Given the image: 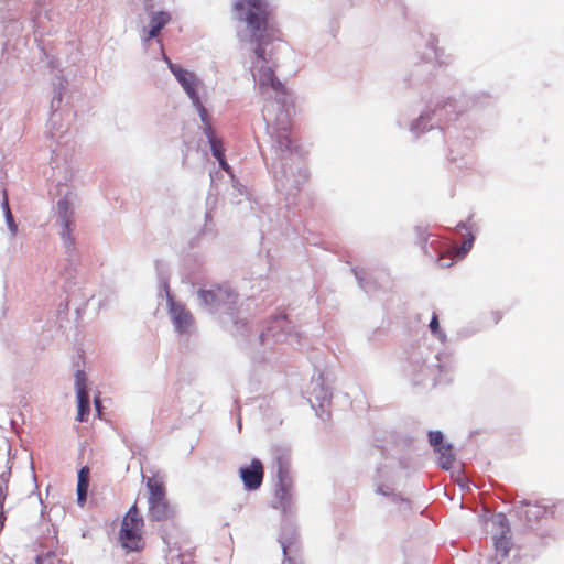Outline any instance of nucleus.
Returning a JSON list of instances; mask_svg holds the SVG:
<instances>
[{
    "label": "nucleus",
    "instance_id": "1",
    "mask_svg": "<svg viewBox=\"0 0 564 564\" xmlns=\"http://www.w3.org/2000/svg\"><path fill=\"white\" fill-rule=\"evenodd\" d=\"M237 18L247 24L250 39L256 44L254 54L261 62L268 63L272 50L267 47L282 39L281 31L272 23V10L267 0H235L232 6Z\"/></svg>",
    "mask_w": 564,
    "mask_h": 564
},
{
    "label": "nucleus",
    "instance_id": "2",
    "mask_svg": "<svg viewBox=\"0 0 564 564\" xmlns=\"http://www.w3.org/2000/svg\"><path fill=\"white\" fill-rule=\"evenodd\" d=\"M143 533L144 519L134 502L122 518L118 540L127 552H140L145 545Z\"/></svg>",
    "mask_w": 564,
    "mask_h": 564
},
{
    "label": "nucleus",
    "instance_id": "3",
    "mask_svg": "<svg viewBox=\"0 0 564 564\" xmlns=\"http://www.w3.org/2000/svg\"><path fill=\"white\" fill-rule=\"evenodd\" d=\"M148 517L151 521H166L175 516L174 507L170 503L164 480L159 475L147 479Z\"/></svg>",
    "mask_w": 564,
    "mask_h": 564
},
{
    "label": "nucleus",
    "instance_id": "4",
    "mask_svg": "<svg viewBox=\"0 0 564 564\" xmlns=\"http://www.w3.org/2000/svg\"><path fill=\"white\" fill-rule=\"evenodd\" d=\"M276 467V488L275 497L282 506L289 503L292 499L293 480L290 474V459L284 454H280L274 460Z\"/></svg>",
    "mask_w": 564,
    "mask_h": 564
},
{
    "label": "nucleus",
    "instance_id": "5",
    "mask_svg": "<svg viewBox=\"0 0 564 564\" xmlns=\"http://www.w3.org/2000/svg\"><path fill=\"white\" fill-rule=\"evenodd\" d=\"M200 299L206 305L230 308L237 302V294L227 286H217L212 290H202Z\"/></svg>",
    "mask_w": 564,
    "mask_h": 564
},
{
    "label": "nucleus",
    "instance_id": "6",
    "mask_svg": "<svg viewBox=\"0 0 564 564\" xmlns=\"http://www.w3.org/2000/svg\"><path fill=\"white\" fill-rule=\"evenodd\" d=\"M239 476L247 490L254 491L262 485L264 477L263 464L260 459L253 458L249 465L239 469Z\"/></svg>",
    "mask_w": 564,
    "mask_h": 564
},
{
    "label": "nucleus",
    "instance_id": "7",
    "mask_svg": "<svg viewBox=\"0 0 564 564\" xmlns=\"http://www.w3.org/2000/svg\"><path fill=\"white\" fill-rule=\"evenodd\" d=\"M169 66L191 100L197 99L199 97L197 93L199 80L196 75L172 63H169Z\"/></svg>",
    "mask_w": 564,
    "mask_h": 564
},
{
    "label": "nucleus",
    "instance_id": "8",
    "mask_svg": "<svg viewBox=\"0 0 564 564\" xmlns=\"http://www.w3.org/2000/svg\"><path fill=\"white\" fill-rule=\"evenodd\" d=\"M170 313L173 324L178 333H186L193 324V316L184 305L175 303L172 296H169Z\"/></svg>",
    "mask_w": 564,
    "mask_h": 564
},
{
    "label": "nucleus",
    "instance_id": "9",
    "mask_svg": "<svg viewBox=\"0 0 564 564\" xmlns=\"http://www.w3.org/2000/svg\"><path fill=\"white\" fill-rule=\"evenodd\" d=\"M500 533L494 536L496 557L506 558L512 549L511 532L506 519L499 516Z\"/></svg>",
    "mask_w": 564,
    "mask_h": 564
},
{
    "label": "nucleus",
    "instance_id": "10",
    "mask_svg": "<svg viewBox=\"0 0 564 564\" xmlns=\"http://www.w3.org/2000/svg\"><path fill=\"white\" fill-rule=\"evenodd\" d=\"M258 87L262 94L268 87L278 94H286L285 86L275 77L274 70L264 65H262L258 70Z\"/></svg>",
    "mask_w": 564,
    "mask_h": 564
},
{
    "label": "nucleus",
    "instance_id": "11",
    "mask_svg": "<svg viewBox=\"0 0 564 564\" xmlns=\"http://www.w3.org/2000/svg\"><path fill=\"white\" fill-rule=\"evenodd\" d=\"M474 237L469 236V238L465 239L459 248L453 247L447 251V256L451 261H445V256H441L437 259V264L440 268H449L453 265L455 258L465 257L473 247Z\"/></svg>",
    "mask_w": 564,
    "mask_h": 564
},
{
    "label": "nucleus",
    "instance_id": "12",
    "mask_svg": "<svg viewBox=\"0 0 564 564\" xmlns=\"http://www.w3.org/2000/svg\"><path fill=\"white\" fill-rule=\"evenodd\" d=\"M171 20V15L167 12L159 11L155 12L150 21L151 29L148 32V36L145 40H150L152 37H155L161 30L169 23Z\"/></svg>",
    "mask_w": 564,
    "mask_h": 564
},
{
    "label": "nucleus",
    "instance_id": "13",
    "mask_svg": "<svg viewBox=\"0 0 564 564\" xmlns=\"http://www.w3.org/2000/svg\"><path fill=\"white\" fill-rule=\"evenodd\" d=\"M88 486H89V468L87 466H83L78 471V481H77V499H78V503L80 506H83L86 501Z\"/></svg>",
    "mask_w": 564,
    "mask_h": 564
},
{
    "label": "nucleus",
    "instance_id": "14",
    "mask_svg": "<svg viewBox=\"0 0 564 564\" xmlns=\"http://www.w3.org/2000/svg\"><path fill=\"white\" fill-rule=\"evenodd\" d=\"M204 134L208 139V143L210 145V150L213 155L216 159H219L225 155V149L223 147V141L219 139L213 127H207L203 129Z\"/></svg>",
    "mask_w": 564,
    "mask_h": 564
},
{
    "label": "nucleus",
    "instance_id": "15",
    "mask_svg": "<svg viewBox=\"0 0 564 564\" xmlns=\"http://www.w3.org/2000/svg\"><path fill=\"white\" fill-rule=\"evenodd\" d=\"M438 454V463L444 469H449L455 460V455L451 444L443 443L435 448Z\"/></svg>",
    "mask_w": 564,
    "mask_h": 564
},
{
    "label": "nucleus",
    "instance_id": "16",
    "mask_svg": "<svg viewBox=\"0 0 564 564\" xmlns=\"http://www.w3.org/2000/svg\"><path fill=\"white\" fill-rule=\"evenodd\" d=\"M77 403H78V412L76 420L79 422L87 421V415L89 413V394L88 391H80L77 394Z\"/></svg>",
    "mask_w": 564,
    "mask_h": 564
},
{
    "label": "nucleus",
    "instance_id": "17",
    "mask_svg": "<svg viewBox=\"0 0 564 564\" xmlns=\"http://www.w3.org/2000/svg\"><path fill=\"white\" fill-rule=\"evenodd\" d=\"M192 102L196 110L198 111L199 118L204 124L203 129L207 127H213L210 116L208 115L207 109L203 106L199 97L197 99L192 100Z\"/></svg>",
    "mask_w": 564,
    "mask_h": 564
},
{
    "label": "nucleus",
    "instance_id": "18",
    "mask_svg": "<svg viewBox=\"0 0 564 564\" xmlns=\"http://www.w3.org/2000/svg\"><path fill=\"white\" fill-rule=\"evenodd\" d=\"M75 387H76V394H79V392L88 391L87 384H86V373L83 370H78L75 375Z\"/></svg>",
    "mask_w": 564,
    "mask_h": 564
},
{
    "label": "nucleus",
    "instance_id": "19",
    "mask_svg": "<svg viewBox=\"0 0 564 564\" xmlns=\"http://www.w3.org/2000/svg\"><path fill=\"white\" fill-rule=\"evenodd\" d=\"M430 330L433 335L437 336L441 340L445 339V334L441 330L440 323H438V316L434 314L432 316V319L430 322Z\"/></svg>",
    "mask_w": 564,
    "mask_h": 564
},
{
    "label": "nucleus",
    "instance_id": "20",
    "mask_svg": "<svg viewBox=\"0 0 564 564\" xmlns=\"http://www.w3.org/2000/svg\"><path fill=\"white\" fill-rule=\"evenodd\" d=\"M7 491H8V479L6 478H0V518H4L3 517V503H4V500H6V497H7Z\"/></svg>",
    "mask_w": 564,
    "mask_h": 564
},
{
    "label": "nucleus",
    "instance_id": "21",
    "mask_svg": "<svg viewBox=\"0 0 564 564\" xmlns=\"http://www.w3.org/2000/svg\"><path fill=\"white\" fill-rule=\"evenodd\" d=\"M429 441H430V444L434 447V449L442 445L444 442H443V434L440 432V431H431L429 433Z\"/></svg>",
    "mask_w": 564,
    "mask_h": 564
},
{
    "label": "nucleus",
    "instance_id": "22",
    "mask_svg": "<svg viewBox=\"0 0 564 564\" xmlns=\"http://www.w3.org/2000/svg\"><path fill=\"white\" fill-rule=\"evenodd\" d=\"M527 508L528 509L524 512L528 518H530L531 513H533L538 518L546 512V509L541 506H532L531 503H527Z\"/></svg>",
    "mask_w": 564,
    "mask_h": 564
},
{
    "label": "nucleus",
    "instance_id": "23",
    "mask_svg": "<svg viewBox=\"0 0 564 564\" xmlns=\"http://www.w3.org/2000/svg\"><path fill=\"white\" fill-rule=\"evenodd\" d=\"M4 207H6V218H7L8 225L10 227L11 231L13 234H15L17 225L14 224V220H13V217H12V214L10 212L9 204L7 200L4 202Z\"/></svg>",
    "mask_w": 564,
    "mask_h": 564
},
{
    "label": "nucleus",
    "instance_id": "24",
    "mask_svg": "<svg viewBox=\"0 0 564 564\" xmlns=\"http://www.w3.org/2000/svg\"><path fill=\"white\" fill-rule=\"evenodd\" d=\"M280 148L283 150H290L291 149V139L286 137H281L279 140Z\"/></svg>",
    "mask_w": 564,
    "mask_h": 564
},
{
    "label": "nucleus",
    "instance_id": "25",
    "mask_svg": "<svg viewBox=\"0 0 564 564\" xmlns=\"http://www.w3.org/2000/svg\"><path fill=\"white\" fill-rule=\"evenodd\" d=\"M217 161H218V163H219V165H220V167H221L223 170H225V171H228V170H229V166H228V164H227V162H226L225 155H224V156H221V158H219V159H217Z\"/></svg>",
    "mask_w": 564,
    "mask_h": 564
},
{
    "label": "nucleus",
    "instance_id": "26",
    "mask_svg": "<svg viewBox=\"0 0 564 564\" xmlns=\"http://www.w3.org/2000/svg\"><path fill=\"white\" fill-rule=\"evenodd\" d=\"M95 404H96V408L99 410V408H100V400L99 399H95Z\"/></svg>",
    "mask_w": 564,
    "mask_h": 564
},
{
    "label": "nucleus",
    "instance_id": "27",
    "mask_svg": "<svg viewBox=\"0 0 564 564\" xmlns=\"http://www.w3.org/2000/svg\"><path fill=\"white\" fill-rule=\"evenodd\" d=\"M58 205H59V207H63V206L66 207L67 203L66 202H59Z\"/></svg>",
    "mask_w": 564,
    "mask_h": 564
},
{
    "label": "nucleus",
    "instance_id": "28",
    "mask_svg": "<svg viewBox=\"0 0 564 564\" xmlns=\"http://www.w3.org/2000/svg\"><path fill=\"white\" fill-rule=\"evenodd\" d=\"M65 226L68 229V227H69V221L68 220L65 221Z\"/></svg>",
    "mask_w": 564,
    "mask_h": 564
},
{
    "label": "nucleus",
    "instance_id": "29",
    "mask_svg": "<svg viewBox=\"0 0 564 564\" xmlns=\"http://www.w3.org/2000/svg\"><path fill=\"white\" fill-rule=\"evenodd\" d=\"M497 564H500L499 562Z\"/></svg>",
    "mask_w": 564,
    "mask_h": 564
}]
</instances>
